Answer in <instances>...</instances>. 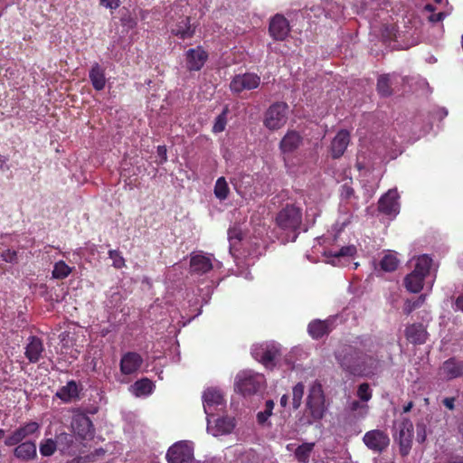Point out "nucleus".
Wrapping results in <instances>:
<instances>
[{
    "instance_id": "a18cd8bd",
    "label": "nucleus",
    "mask_w": 463,
    "mask_h": 463,
    "mask_svg": "<svg viewBox=\"0 0 463 463\" xmlns=\"http://www.w3.org/2000/svg\"><path fill=\"white\" fill-rule=\"evenodd\" d=\"M349 409L353 412L358 411V414L364 417L367 414L368 405L361 401H353L349 404Z\"/></svg>"
},
{
    "instance_id": "680f3d73",
    "label": "nucleus",
    "mask_w": 463,
    "mask_h": 463,
    "mask_svg": "<svg viewBox=\"0 0 463 463\" xmlns=\"http://www.w3.org/2000/svg\"><path fill=\"white\" fill-rule=\"evenodd\" d=\"M412 406H413V403H412L411 402H409L407 405H405V406L403 407V411H404V412H408V411H411V409L412 408Z\"/></svg>"
},
{
    "instance_id": "864d4df0",
    "label": "nucleus",
    "mask_w": 463,
    "mask_h": 463,
    "mask_svg": "<svg viewBox=\"0 0 463 463\" xmlns=\"http://www.w3.org/2000/svg\"><path fill=\"white\" fill-rule=\"evenodd\" d=\"M443 404L449 410H454L455 408V398L454 397H447L443 400Z\"/></svg>"
},
{
    "instance_id": "aec40b11",
    "label": "nucleus",
    "mask_w": 463,
    "mask_h": 463,
    "mask_svg": "<svg viewBox=\"0 0 463 463\" xmlns=\"http://www.w3.org/2000/svg\"><path fill=\"white\" fill-rule=\"evenodd\" d=\"M208 59V53L198 46L186 52V66L189 71H200Z\"/></svg>"
},
{
    "instance_id": "6ab92c4d",
    "label": "nucleus",
    "mask_w": 463,
    "mask_h": 463,
    "mask_svg": "<svg viewBox=\"0 0 463 463\" xmlns=\"http://www.w3.org/2000/svg\"><path fill=\"white\" fill-rule=\"evenodd\" d=\"M439 374L442 379L451 380L463 375V361L450 358L439 368Z\"/></svg>"
},
{
    "instance_id": "a19ab883",
    "label": "nucleus",
    "mask_w": 463,
    "mask_h": 463,
    "mask_svg": "<svg viewBox=\"0 0 463 463\" xmlns=\"http://www.w3.org/2000/svg\"><path fill=\"white\" fill-rule=\"evenodd\" d=\"M356 395L362 402L367 403L373 396L370 385L366 383H361L357 388Z\"/></svg>"
},
{
    "instance_id": "473e14b6",
    "label": "nucleus",
    "mask_w": 463,
    "mask_h": 463,
    "mask_svg": "<svg viewBox=\"0 0 463 463\" xmlns=\"http://www.w3.org/2000/svg\"><path fill=\"white\" fill-rule=\"evenodd\" d=\"M314 443H303L295 450V457L300 463H307L314 449Z\"/></svg>"
},
{
    "instance_id": "ea45409f",
    "label": "nucleus",
    "mask_w": 463,
    "mask_h": 463,
    "mask_svg": "<svg viewBox=\"0 0 463 463\" xmlns=\"http://www.w3.org/2000/svg\"><path fill=\"white\" fill-rule=\"evenodd\" d=\"M39 449H40V453H41L43 457H50V456H52V455L55 452V450H56V442H55L52 439H43V440L40 443Z\"/></svg>"
},
{
    "instance_id": "49530a36",
    "label": "nucleus",
    "mask_w": 463,
    "mask_h": 463,
    "mask_svg": "<svg viewBox=\"0 0 463 463\" xmlns=\"http://www.w3.org/2000/svg\"><path fill=\"white\" fill-rule=\"evenodd\" d=\"M425 300L423 296L418 297L416 299H407L403 310L405 313L410 314L415 308L419 307Z\"/></svg>"
},
{
    "instance_id": "2f4dec72",
    "label": "nucleus",
    "mask_w": 463,
    "mask_h": 463,
    "mask_svg": "<svg viewBox=\"0 0 463 463\" xmlns=\"http://www.w3.org/2000/svg\"><path fill=\"white\" fill-rule=\"evenodd\" d=\"M352 180L349 183H345L340 188V196L343 200L350 203L354 208L358 209V196L355 194L354 188L351 185Z\"/></svg>"
},
{
    "instance_id": "09e8293b",
    "label": "nucleus",
    "mask_w": 463,
    "mask_h": 463,
    "mask_svg": "<svg viewBox=\"0 0 463 463\" xmlns=\"http://www.w3.org/2000/svg\"><path fill=\"white\" fill-rule=\"evenodd\" d=\"M229 241L232 242L233 241H240L242 239V233L239 229L232 228L228 231Z\"/></svg>"
},
{
    "instance_id": "0e129e2a",
    "label": "nucleus",
    "mask_w": 463,
    "mask_h": 463,
    "mask_svg": "<svg viewBox=\"0 0 463 463\" xmlns=\"http://www.w3.org/2000/svg\"><path fill=\"white\" fill-rule=\"evenodd\" d=\"M458 430L463 437V421L459 424Z\"/></svg>"
},
{
    "instance_id": "9d476101",
    "label": "nucleus",
    "mask_w": 463,
    "mask_h": 463,
    "mask_svg": "<svg viewBox=\"0 0 463 463\" xmlns=\"http://www.w3.org/2000/svg\"><path fill=\"white\" fill-rule=\"evenodd\" d=\"M260 84V77L255 73L246 72L235 75L230 83L232 92L239 94L243 90L257 89Z\"/></svg>"
},
{
    "instance_id": "a878e982",
    "label": "nucleus",
    "mask_w": 463,
    "mask_h": 463,
    "mask_svg": "<svg viewBox=\"0 0 463 463\" xmlns=\"http://www.w3.org/2000/svg\"><path fill=\"white\" fill-rule=\"evenodd\" d=\"M14 455L16 458L23 461L34 459L37 456L35 442L31 440L20 442L14 449Z\"/></svg>"
},
{
    "instance_id": "6e6552de",
    "label": "nucleus",
    "mask_w": 463,
    "mask_h": 463,
    "mask_svg": "<svg viewBox=\"0 0 463 463\" xmlns=\"http://www.w3.org/2000/svg\"><path fill=\"white\" fill-rule=\"evenodd\" d=\"M213 269L212 255L203 252H192L190 254L189 273L191 276H202Z\"/></svg>"
},
{
    "instance_id": "79ce46f5",
    "label": "nucleus",
    "mask_w": 463,
    "mask_h": 463,
    "mask_svg": "<svg viewBox=\"0 0 463 463\" xmlns=\"http://www.w3.org/2000/svg\"><path fill=\"white\" fill-rule=\"evenodd\" d=\"M292 394H293V398H292L293 407H294V409H298L301 404V401H302V398L304 395V384L302 383H297L293 387Z\"/></svg>"
},
{
    "instance_id": "de8ad7c7",
    "label": "nucleus",
    "mask_w": 463,
    "mask_h": 463,
    "mask_svg": "<svg viewBox=\"0 0 463 463\" xmlns=\"http://www.w3.org/2000/svg\"><path fill=\"white\" fill-rule=\"evenodd\" d=\"M3 260L5 262L13 263L17 260V252L14 250H6L1 255Z\"/></svg>"
},
{
    "instance_id": "ddd939ff",
    "label": "nucleus",
    "mask_w": 463,
    "mask_h": 463,
    "mask_svg": "<svg viewBox=\"0 0 463 463\" xmlns=\"http://www.w3.org/2000/svg\"><path fill=\"white\" fill-rule=\"evenodd\" d=\"M397 439L400 445V452L402 456L409 454L413 435V424L409 419H403L398 424Z\"/></svg>"
},
{
    "instance_id": "b1692460",
    "label": "nucleus",
    "mask_w": 463,
    "mask_h": 463,
    "mask_svg": "<svg viewBox=\"0 0 463 463\" xmlns=\"http://www.w3.org/2000/svg\"><path fill=\"white\" fill-rule=\"evenodd\" d=\"M44 351L43 341L36 336H30L25 346V357L30 363H38Z\"/></svg>"
},
{
    "instance_id": "bb28decb",
    "label": "nucleus",
    "mask_w": 463,
    "mask_h": 463,
    "mask_svg": "<svg viewBox=\"0 0 463 463\" xmlns=\"http://www.w3.org/2000/svg\"><path fill=\"white\" fill-rule=\"evenodd\" d=\"M89 78L93 89L97 91L102 90L106 86L105 69L98 62H94L89 71Z\"/></svg>"
},
{
    "instance_id": "5fc2aeb1",
    "label": "nucleus",
    "mask_w": 463,
    "mask_h": 463,
    "mask_svg": "<svg viewBox=\"0 0 463 463\" xmlns=\"http://www.w3.org/2000/svg\"><path fill=\"white\" fill-rule=\"evenodd\" d=\"M157 154L161 157V163L165 162L167 160L166 147L165 146H157Z\"/></svg>"
},
{
    "instance_id": "603ef678",
    "label": "nucleus",
    "mask_w": 463,
    "mask_h": 463,
    "mask_svg": "<svg viewBox=\"0 0 463 463\" xmlns=\"http://www.w3.org/2000/svg\"><path fill=\"white\" fill-rule=\"evenodd\" d=\"M446 14L443 12H439L438 14H431L429 16V21L431 23H438L442 21L445 18Z\"/></svg>"
},
{
    "instance_id": "7ed1b4c3",
    "label": "nucleus",
    "mask_w": 463,
    "mask_h": 463,
    "mask_svg": "<svg viewBox=\"0 0 463 463\" xmlns=\"http://www.w3.org/2000/svg\"><path fill=\"white\" fill-rule=\"evenodd\" d=\"M276 223L287 236V241H295L302 224V210L294 204H287L276 216Z\"/></svg>"
},
{
    "instance_id": "37998d69",
    "label": "nucleus",
    "mask_w": 463,
    "mask_h": 463,
    "mask_svg": "<svg viewBox=\"0 0 463 463\" xmlns=\"http://www.w3.org/2000/svg\"><path fill=\"white\" fill-rule=\"evenodd\" d=\"M109 257L112 260L113 267L116 269H121L125 266V259L118 250H109Z\"/></svg>"
},
{
    "instance_id": "6e6d98bb",
    "label": "nucleus",
    "mask_w": 463,
    "mask_h": 463,
    "mask_svg": "<svg viewBox=\"0 0 463 463\" xmlns=\"http://www.w3.org/2000/svg\"><path fill=\"white\" fill-rule=\"evenodd\" d=\"M7 158L5 156H0V171L5 172L10 169L9 165L6 164Z\"/></svg>"
},
{
    "instance_id": "5701e85b",
    "label": "nucleus",
    "mask_w": 463,
    "mask_h": 463,
    "mask_svg": "<svg viewBox=\"0 0 463 463\" xmlns=\"http://www.w3.org/2000/svg\"><path fill=\"white\" fill-rule=\"evenodd\" d=\"M143 359L135 352L125 354L120 360V371L124 374H133L140 368Z\"/></svg>"
},
{
    "instance_id": "bf43d9fd",
    "label": "nucleus",
    "mask_w": 463,
    "mask_h": 463,
    "mask_svg": "<svg viewBox=\"0 0 463 463\" xmlns=\"http://www.w3.org/2000/svg\"><path fill=\"white\" fill-rule=\"evenodd\" d=\"M288 395H286V394H285V395H283V396L280 398V405H281L282 407H285V406L287 405V403H288Z\"/></svg>"
},
{
    "instance_id": "a211bd4d",
    "label": "nucleus",
    "mask_w": 463,
    "mask_h": 463,
    "mask_svg": "<svg viewBox=\"0 0 463 463\" xmlns=\"http://www.w3.org/2000/svg\"><path fill=\"white\" fill-rule=\"evenodd\" d=\"M335 320V317H329L325 320L315 319L311 321L307 327L308 334L314 339L328 335L334 327Z\"/></svg>"
},
{
    "instance_id": "412c9836",
    "label": "nucleus",
    "mask_w": 463,
    "mask_h": 463,
    "mask_svg": "<svg viewBox=\"0 0 463 463\" xmlns=\"http://www.w3.org/2000/svg\"><path fill=\"white\" fill-rule=\"evenodd\" d=\"M303 143L302 136L296 130H288L279 142V149L283 154H292Z\"/></svg>"
},
{
    "instance_id": "e433bc0d",
    "label": "nucleus",
    "mask_w": 463,
    "mask_h": 463,
    "mask_svg": "<svg viewBox=\"0 0 463 463\" xmlns=\"http://www.w3.org/2000/svg\"><path fill=\"white\" fill-rule=\"evenodd\" d=\"M230 189L224 177H219L215 183L214 194L220 200H225L228 197Z\"/></svg>"
},
{
    "instance_id": "c756f323",
    "label": "nucleus",
    "mask_w": 463,
    "mask_h": 463,
    "mask_svg": "<svg viewBox=\"0 0 463 463\" xmlns=\"http://www.w3.org/2000/svg\"><path fill=\"white\" fill-rule=\"evenodd\" d=\"M56 396L65 402H70L79 397V387L75 381H70L60 388Z\"/></svg>"
},
{
    "instance_id": "c9c22d12",
    "label": "nucleus",
    "mask_w": 463,
    "mask_h": 463,
    "mask_svg": "<svg viewBox=\"0 0 463 463\" xmlns=\"http://www.w3.org/2000/svg\"><path fill=\"white\" fill-rule=\"evenodd\" d=\"M399 264V260L393 254L388 253L385 254L383 259L380 260V268L386 271L392 272L394 271Z\"/></svg>"
},
{
    "instance_id": "f704fd0d",
    "label": "nucleus",
    "mask_w": 463,
    "mask_h": 463,
    "mask_svg": "<svg viewBox=\"0 0 463 463\" xmlns=\"http://www.w3.org/2000/svg\"><path fill=\"white\" fill-rule=\"evenodd\" d=\"M273 409L274 402L272 400L266 401L264 410L257 413V421L260 425H269V418L272 415Z\"/></svg>"
},
{
    "instance_id": "2eb2a0df",
    "label": "nucleus",
    "mask_w": 463,
    "mask_h": 463,
    "mask_svg": "<svg viewBox=\"0 0 463 463\" xmlns=\"http://www.w3.org/2000/svg\"><path fill=\"white\" fill-rule=\"evenodd\" d=\"M399 194L396 189H390L378 201V211L385 215L396 216L400 211Z\"/></svg>"
},
{
    "instance_id": "c03bdc74",
    "label": "nucleus",
    "mask_w": 463,
    "mask_h": 463,
    "mask_svg": "<svg viewBox=\"0 0 463 463\" xmlns=\"http://www.w3.org/2000/svg\"><path fill=\"white\" fill-rule=\"evenodd\" d=\"M356 253V248L354 245L344 246L336 251H331V255L335 258L353 257Z\"/></svg>"
},
{
    "instance_id": "dca6fc26",
    "label": "nucleus",
    "mask_w": 463,
    "mask_h": 463,
    "mask_svg": "<svg viewBox=\"0 0 463 463\" xmlns=\"http://www.w3.org/2000/svg\"><path fill=\"white\" fill-rule=\"evenodd\" d=\"M203 403L206 416H213L217 407L223 404V395L217 388H207L203 394Z\"/></svg>"
},
{
    "instance_id": "39448f33",
    "label": "nucleus",
    "mask_w": 463,
    "mask_h": 463,
    "mask_svg": "<svg viewBox=\"0 0 463 463\" xmlns=\"http://www.w3.org/2000/svg\"><path fill=\"white\" fill-rule=\"evenodd\" d=\"M288 105L283 101L271 104L264 114L263 125L269 130H278L287 122Z\"/></svg>"
},
{
    "instance_id": "f3484780",
    "label": "nucleus",
    "mask_w": 463,
    "mask_h": 463,
    "mask_svg": "<svg viewBox=\"0 0 463 463\" xmlns=\"http://www.w3.org/2000/svg\"><path fill=\"white\" fill-rule=\"evenodd\" d=\"M212 417L207 416V430L215 437L231 433L235 427L232 418L221 417L213 420Z\"/></svg>"
},
{
    "instance_id": "72a5a7b5",
    "label": "nucleus",
    "mask_w": 463,
    "mask_h": 463,
    "mask_svg": "<svg viewBox=\"0 0 463 463\" xmlns=\"http://www.w3.org/2000/svg\"><path fill=\"white\" fill-rule=\"evenodd\" d=\"M377 91L382 97H389L392 94L389 75H381L378 78Z\"/></svg>"
},
{
    "instance_id": "20e7f679",
    "label": "nucleus",
    "mask_w": 463,
    "mask_h": 463,
    "mask_svg": "<svg viewBox=\"0 0 463 463\" xmlns=\"http://www.w3.org/2000/svg\"><path fill=\"white\" fill-rule=\"evenodd\" d=\"M264 384V375L251 370L240 372L235 379V389L244 396L260 392Z\"/></svg>"
},
{
    "instance_id": "f8f14e48",
    "label": "nucleus",
    "mask_w": 463,
    "mask_h": 463,
    "mask_svg": "<svg viewBox=\"0 0 463 463\" xmlns=\"http://www.w3.org/2000/svg\"><path fill=\"white\" fill-rule=\"evenodd\" d=\"M363 440L366 447L375 453H382L390 444L389 436L380 430L367 431Z\"/></svg>"
},
{
    "instance_id": "9b49d317",
    "label": "nucleus",
    "mask_w": 463,
    "mask_h": 463,
    "mask_svg": "<svg viewBox=\"0 0 463 463\" xmlns=\"http://www.w3.org/2000/svg\"><path fill=\"white\" fill-rule=\"evenodd\" d=\"M39 434L40 425L35 421H30L14 430L12 434L5 439V444L6 446H14L31 436L36 435V437H38Z\"/></svg>"
},
{
    "instance_id": "4c0bfd02",
    "label": "nucleus",
    "mask_w": 463,
    "mask_h": 463,
    "mask_svg": "<svg viewBox=\"0 0 463 463\" xmlns=\"http://www.w3.org/2000/svg\"><path fill=\"white\" fill-rule=\"evenodd\" d=\"M71 272V268L69 267L63 260L55 263L52 270V277L55 279H64Z\"/></svg>"
},
{
    "instance_id": "338daca9",
    "label": "nucleus",
    "mask_w": 463,
    "mask_h": 463,
    "mask_svg": "<svg viewBox=\"0 0 463 463\" xmlns=\"http://www.w3.org/2000/svg\"><path fill=\"white\" fill-rule=\"evenodd\" d=\"M5 431L4 430L0 429V439L4 437Z\"/></svg>"
},
{
    "instance_id": "f257e3e1",
    "label": "nucleus",
    "mask_w": 463,
    "mask_h": 463,
    "mask_svg": "<svg viewBox=\"0 0 463 463\" xmlns=\"http://www.w3.org/2000/svg\"><path fill=\"white\" fill-rule=\"evenodd\" d=\"M378 345L370 336H358L349 344L340 345L335 351V358L346 373L364 378H373L383 368L377 354Z\"/></svg>"
},
{
    "instance_id": "69168bd1",
    "label": "nucleus",
    "mask_w": 463,
    "mask_h": 463,
    "mask_svg": "<svg viewBox=\"0 0 463 463\" xmlns=\"http://www.w3.org/2000/svg\"><path fill=\"white\" fill-rule=\"evenodd\" d=\"M441 112V117H446L448 115V111L445 110L444 109L440 110Z\"/></svg>"
},
{
    "instance_id": "393cba45",
    "label": "nucleus",
    "mask_w": 463,
    "mask_h": 463,
    "mask_svg": "<svg viewBox=\"0 0 463 463\" xmlns=\"http://www.w3.org/2000/svg\"><path fill=\"white\" fill-rule=\"evenodd\" d=\"M350 142V134L347 130H340L331 142V153L334 158L342 156Z\"/></svg>"
},
{
    "instance_id": "0eeeda50",
    "label": "nucleus",
    "mask_w": 463,
    "mask_h": 463,
    "mask_svg": "<svg viewBox=\"0 0 463 463\" xmlns=\"http://www.w3.org/2000/svg\"><path fill=\"white\" fill-rule=\"evenodd\" d=\"M166 458L169 463H193L194 448L188 441H179L169 448Z\"/></svg>"
},
{
    "instance_id": "f03ea898",
    "label": "nucleus",
    "mask_w": 463,
    "mask_h": 463,
    "mask_svg": "<svg viewBox=\"0 0 463 463\" xmlns=\"http://www.w3.org/2000/svg\"><path fill=\"white\" fill-rule=\"evenodd\" d=\"M432 259L424 254L416 259L413 270L404 278L406 289L431 288L433 279L430 276Z\"/></svg>"
},
{
    "instance_id": "cd10ccee",
    "label": "nucleus",
    "mask_w": 463,
    "mask_h": 463,
    "mask_svg": "<svg viewBox=\"0 0 463 463\" xmlns=\"http://www.w3.org/2000/svg\"><path fill=\"white\" fill-rule=\"evenodd\" d=\"M407 339L414 345L424 344L427 340L428 333L421 324H413L405 330Z\"/></svg>"
},
{
    "instance_id": "7c9ffc66",
    "label": "nucleus",
    "mask_w": 463,
    "mask_h": 463,
    "mask_svg": "<svg viewBox=\"0 0 463 463\" xmlns=\"http://www.w3.org/2000/svg\"><path fill=\"white\" fill-rule=\"evenodd\" d=\"M154 384L152 381L147 378L137 381L129 388L130 392L137 397L147 396L152 393Z\"/></svg>"
},
{
    "instance_id": "e2e57ef3",
    "label": "nucleus",
    "mask_w": 463,
    "mask_h": 463,
    "mask_svg": "<svg viewBox=\"0 0 463 463\" xmlns=\"http://www.w3.org/2000/svg\"><path fill=\"white\" fill-rule=\"evenodd\" d=\"M418 439H419V440H420V441H421V442H422V441H424V439H425V431H424V430H423V433H422V434H420V432H418Z\"/></svg>"
},
{
    "instance_id": "4468645a",
    "label": "nucleus",
    "mask_w": 463,
    "mask_h": 463,
    "mask_svg": "<svg viewBox=\"0 0 463 463\" xmlns=\"http://www.w3.org/2000/svg\"><path fill=\"white\" fill-rule=\"evenodd\" d=\"M269 33L273 40L284 41L290 33L289 22L283 14H276L269 21Z\"/></svg>"
},
{
    "instance_id": "1a4fd4ad",
    "label": "nucleus",
    "mask_w": 463,
    "mask_h": 463,
    "mask_svg": "<svg viewBox=\"0 0 463 463\" xmlns=\"http://www.w3.org/2000/svg\"><path fill=\"white\" fill-rule=\"evenodd\" d=\"M253 357L262 363L266 367L273 365V362L279 354V346L275 343L255 345L251 348Z\"/></svg>"
},
{
    "instance_id": "c85d7f7f",
    "label": "nucleus",
    "mask_w": 463,
    "mask_h": 463,
    "mask_svg": "<svg viewBox=\"0 0 463 463\" xmlns=\"http://www.w3.org/2000/svg\"><path fill=\"white\" fill-rule=\"evenodd\" d=\"M172 33L182 40L192 38L195 33V27L191 24L189 16L182 17L172 29Z\"/></svg>"
},
{
    "instance_id": "423d86ee",
    "label": "nucleus",
    "mask_w": 463,
    "mask_h": 463,
    "mask_svg": "<svg viewBox=\"0 0 463 463\" xmlns=\"http://www.w3.org/2000/svg\"><path fill=\"white\" fill-rule=\"evenodd\" d=\"M307 404L314 420H320L323 418L326 411L325 396L322 385L319 383L314 382L311 384Z\"/></svg>"
},
{
    "instance_id": "4be33fe9",
    "label": "nucleus",
    "mask_w": 463,
    "mask_h": 463,
    "mask_svg": "<svg viewBox=\"0 0 463 463\" xmlns=\"http://www.w3.org/2000/svg\"><path fill=\"white\" fill-rule=\"evenodd\" d=\"M71 427L73 431L81 439H88L92 436V422L86 415L79 414L74 416Z\"/></svg>"
},
{
    "instance_id": "774afa93",
    "label": "nucleus",
    "mask_w": 463,
    "mask_h": 463,
    "mask_svg": "<svg viewBox=\"0 0 463 463\" xmlns=\"http://www.w3.org/2000/svg\"><path fill=\"white\" fill-rule=\"evenodd\" d=\"M461 47H462V49H463V34H462V36H461Z\"/></svg>"
},
{
    "instance_id": "052dcab7",
    "label": "nucleus",
    "mask_w": 463,
    "mask_h": 463,
    "mask_svg": "<svg viewBox=\"0 0 463 463\" xmlns=\"http://www.w3.org/2000/svg\"><path fill=\"white\" fill-rule=\"evenodd\" d=\"M449 463H463V458H460V457H455V458H452Z\"/></svg>"
},
{
    "instance_id": "8fccbe9b",
    "label": "nucleus",
    "mask_w": 463,
    "mask_h": 463,
    "mask_svg": "<svg viewBox=\"0 0 463 463\" xmlns=\"http://www.w3.org/2000/svg\"><path fill=\"white\" fill-rule=\"evenodd\" d=\"M384 0H364L365 6H371L372 9L382 8Z\"/></svg>"
},
{
    "instance_id": "4d7b16f0",
    "label": "nucleus",
    "mask_w": 463,
    "mask_h": 463,
    "mask_svg": "<svg viewBox=\"0 0 463 463\" xmlns=\"http://www.w3.org/2000/svg\"><path fill=\"white\" fill-rule=\"evenodd\" d=\"M456 306L458 309L463 311V294L457 298Z\"/></svg>"
},
{
    "instance_id": "58836bf2",
    "label": "nucleus",
    "mask_w": 463,
    "mask_h": 463,
    "mask_svg": "<svg viewBox=\"0 0 463 463\" xmlns=\"http://www.w3.org/2000/svg\"><path fill=\"white\" fill-rule=\"evenodd\" d=\"M229 112L228 107L226 106L222 112L217 116L215 118L213 127V133H221L225 129L226 124H227V114Z\"/></svg>"
},
{
    "instance_id": "3c124183",
    "label": "nucleus",
    "mask_w": 463,
    "mask_h": 463,
    "mask_svg": "<svg viewBox=\"0 0 463 463\" xmlns=\"http://www.w3.org/2000/svg\"><path fill=\"white\" fill-rule=\"evenodd\" d=\"M100 5L110 9H117L119 6V0H99Z\"/></svg>"
},
{
    "instance_id": "13d9d810",
    "label": "nucleus",
    "mask_w": 463,
    "mask_h": 463,
    "mask_svg": "<svg viewBox=\"0 0 463 463\" xmlns=\"http://www.w3.org/2000/svg\"><path fill=\"white\" fill-rule=\"evenodd\" d=\"M424 10L430 13H433L436 10V7L431 4H427L424 6Z\"/></svg>"
}]
</instances>
